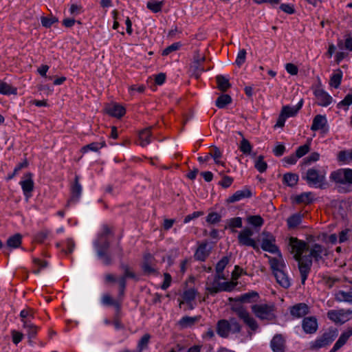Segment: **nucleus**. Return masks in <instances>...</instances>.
Segmentation results:
<instances>
[{
    "label": "nucleus",
    "mask_w": 352,
    "mask_h": 352,
    "mask_svg": "<svg viewBox=\"0 0 352 352\" xmlns=\"http://www.w3.org/2000/svg\"><path fill=\"white\" fill-rule=\"evenodd\" d=\"M23 327L26 329L28 335L30 338H33L37 333L38 327L34 325L31 321H24Z\"/></svg>",
    "instance_id": "4c0bfd02"
},
{
    "label": "nucleus",
    "mask_w": 352,
    "mask_h": 352,
    "mask_svg": "<svg viewBox=\"0 0 352 352\" xmlns=\"http://www.w3.org/2000/svg\"><path fill=\"white\" fill-rule=\"evenodd\" d=\"M217 82L218 85V88L221 91H226L230 87V84L228 81V79L223 76H217Z\"/></svg>",
    "instance_id": "79ce46f5"
},
{
    "label": "nucleus",
    "mask_w": 352,
    "mask_h": 352,
    "mask_svg": "<svg viewBox=\"0 0 352 352\" xmlns=\"http://www.w3.org/2000/svg\"><path fill=\"white\" fill-rule=\"evenodd\" d=\"M247 221L254 227H261L264 223L263 218L259 215H252L247 218Z\"/></svg>",
    "instance_id": "37998d69"
},
{
    "label": "nucleus",
    "mask_w": 352,
    "mask_h": 352,
    "mask_svg": "<svg viewBox=\"0 0 352 352\" xmlns=\"http://www.w3.org/2000/svg\"><path fill=\"white\" fill-rule=\"evenodd\" d=\"M289 245L292 249L291 252L294 255L295 260L298 262L301 283L304 284L312 265V260L307 257V254H304L308 250L306 248V243L296 238L291 237L289 239Z\"/></svg>",
    "instance_id": "f257e3e1"
},
{
    "label": "nucleus",
    "mask_w": 352,
    "mask_h": 352,
    "mask_svg": "<svg viewBox=\"0 0 352 352\" xmlns=\"http://www.w3.org/2000/svg\"><path fill=\"white\" fill-rule=\"evenodd\" d=\"M285 69L291 75H296L298 72L297 66L293 63H287L285 65Z\"/></svg>",
    "instance_id": "338daca9"
},
{
    "label": "nucleus",
    "mask_w": 352,
    "mask_h": 352,
    "mask_svg": "<svg viewBox=\"0 0 352 352\" xmlns=\"http://www.w3.org/2000/svg\"><path fill=\"white\" fill-rule=\"evenodd\" d=\"M151 128L142 130L139 134L140 145L146 146L151 143Z\"/></svg>",
    "instance_id": "7c9ffc66"
},
{
    "label": "nucleus",
    "mask_w": 352,
    "mask_h": 352,
    "mask_svg": "<svg viewBox=\"0 0 352 352\" xmlns=\"http://www.w3.org/2000/svg\"><path fill=\"white\" fill-rule=\"evenodd\" d=\"M335 299L340 302L352 304V291L338 290L335 293Z\"/></svg>",
    "instance_id": "bb28decb"
},
{
    "label": "nucleus",
    "mask_w": 352,
    "mask_h": 352,
    "mask_svg": "<svg viewBox=\"0 0 352 352\" xmlns=\"http://www.w3.org/2000/svg\"><path fill=\"white\" fill-rule=\"evenodd\" d=\"M252 311L261 320H272L275 318L274 304H256L252 306Z\"/></svg>",
    "instance_id": "39448f33"
},
{
    "label": "nucleus",
    "mask_w": 352,
    "mask_h": 352,
    "mask_svg": "<svg viewBox=\"0 0 352 352\" xmlns=\"http://www.w3.org/2000/svg\"><path fill=\"white\" fill-rule=\"evenodd\" d=\"M162 1H148L146 3V7L153 12L157 13L162 10Z\"/></svg>",
    "instance_id": "a18cd8bd"
},
{
    "label": "nucleus",
    "mask_w": 352,
    "mask_h": 352,
    "mask_svg": "<svg viewBox=\"0 0 352 352\" xmlns=\"http://www.w3.org/2000/svg\"><path fill=\"white\" fill-rule=\"evenodd\" d=\"M22 236L20 234H15L9 237L7 240V247L10 248H16L21 244Z\"/></svg>",
    "instance_id": "c9c22d12"
},
{
    "label": "nucleus",
    "mask_w": 352,
    "mask_h": 352,
    "mask_svg": "<svg viewBox=\"0 0 352 352\" xmlns=\"http://www.w3.org/2000/svg\"><path fill=\"white\" fill-rule=\"evenodd\" d=\"M276 254H277L276 257H271L265 254V256L269 259L270 267L274 274L277 272V271H281L286 268L285 261L280 251Z\"/></svg>",
    "instance_id": "2eb2a0df"
},
{
    "label": "nucleus",
    "mask_w": 352,
    "mask_h": 352,
    "mask_svg": "<svg viewBox=\"0 0 352 352\" xmlns=\"http://www.w3.org/2000/svg\"><path fill=\"white\" fill-rule=\"evenodd\" d=\"M254 234L253 230L248 227H245L239 232L238 242L240 245H245L252 247L254 249H258V245L252 236Z\"/></svg>",
    "instance_id": "1a4fd4ad"
},
{
    "label": "nucleus",
    "mask_w": 352,
    "mask_h": 352,
    "mask_svg": "<svg viewBox=\"0 0 352 352\" xmlns=\"http://www.w3.org/2000/svg\"><path fill=\"white\" fill-rule=\"evenodd\" d=\"M0 94L3 95L16 94V89L10 84L0 80Z\"/></svg>",
    "instance_id": "e433bc0d"
},
{
    "label": "nucleus",
    "mask_w": 352,
    "mask_h": 352,
    "mask_svg": "<svg viewBox=\"0 0 352 352\" xmlns=\"http://www.w3.org/2000/svg\"><path fill=\"white\" fill-rule=\"evenodd\" d=\"M309 151V144H305L302 146H299L296 151V155L298 158L302 157Z\"/></svg>",
    "instance_id": "052dcab7"
},
{
    "label": "nucleus",
    "mask_w": 352,
    "mask_h": 352,
    "mask_svg": "<svg viewBox=\"0 0 352 352\" xmlns=\"http://www.w3.org/2000/svg\"><path fill=\"white\" fill-rule=\"evenodd\" d=\"M330 180L338 188H344L352 184V169L339 168L331 173Z\"/></svg>",
    "instance_id": "20e7f679"
},
{
    "label": "nucleus",
    "mask_w": 352,
    "mask_h": 352,
    "mask_svg": "<svg viewBox=\"0 0 352 352\" xmlns=\"http://www.w3.org/2000/svg\"><path fill=\"white\" fill-rule=\"evenodd\" d=\"M225 279L223 274H217L214 276H209L206 284V289L210 294L218 293L221 291H230L233 285L228 282H220V280Z\"/></svg>",
    "instance_id": "7ed1b4c3"
},
{
    "label": "nucleus",
    "mask_w": 352,
    "mask_h": 352,
    "mask_svg": "<svg viewBox=\"0 0 352 352\" xmlns=\"http://www.w3.org/2000/svg\"><path fill=\"white\" fill-rule=\"evenodd\" d=\"M205 60L204 57H201L198 58L194 63L193 67L195 68V71L194 72V74L197 78H198L202 72H204V69L201 67V63L204 62Z\"/></svg>",
    "instance_id": "4d7b16f0"
},
{
    "label": "nucleus",
    "mask_w": 352,
    "mask_h": 352,
    "mask_svg": "<svg viewBox=\"0 0 352 352\" xmlns=\"http://www.w3.org/2000/svg\"><path fill=\"white\" fill-rule=\"evenodd\" d=\"M277 283L283 288H288L291 285V281L285 273V270L277 271L274 274Z\"/></svg>",
    "instance_id": "393cba45"
},
{
    "label": "nucleus",
    "mask_w": 352,
    "mask_h": 352,
    "mask_svg": "<svg viewBox=\"0 0 352 352\" xmlns=\"http://www.w3.org/2000/svg\"><path fill=\"white\" fill-rule=\"evenodd\" d=\"M34 264L36 266H38V269H36V270L35 269L33 270V272L36 274H38L42 269L46 267V266H47L46 261H41L39 259H34Z\"/></svg>",
    "instance_id": "69168bd1"
},
{
    "label": "nucleus",
    "mask_w": 352,
    "mask_h": 352,
    "mask_svg": "<svg viewBox=\"0 0 352 352\" xmlns=\"http://www.w3.org/2000/svg\"><path fill=\"white\" fill-rule=\"evenodd\" d=\"M232 309L252 331H254L258 329L256 321L243 306L239 304H234L232 305Z\"/></svg>",
    "instance_id": "0eeeda50"
},
{
    "label": "nucleus",
    "mask_w": 352,
    "mask_h": 352,
    "mask_svg": "<svg viewBox=\"0 0 352 352\" xmlns=\"http://www.w3.org/2000/svg\"><path fill=\"white\" fill-rule=\"evenodd\" d=\"M58 19L56 17L51 18H45L43 17L41 19L42 25L45 28H50L52 24L57 22Z\"/></svg>",
    "instance_id": "0e129e2a"
},
{
    "label": "nucleus",
    "mask_w": 352,
    "mask_h": 352,
    "mask_svg": "<svg viewBox=\"0 0 352 352\" xmlns=\"http://www.w3.org/2000/svg\"><path fill=\"white\" fill-rule=\"evenodd\" d=\"M302 327L306 333H314L318 329V322L315 317H306L303 319Z\"/></svg>",
    "instance_id": "dca6fc26"
},
{
    "label": "nucleus",
    "mask_w": 352,
    "mask_h": 352,
    "mask_svg": "<svg viewBox=\"0 0 352 352\" xmlns=\"http://www.w3.org/2000/svg\"><path fill=\"white\" fill-rule=\"evenodd\" d=\"M303 216V214L297 212L287 218V224L289 229H294L298 226L302 222Z\"/></svg>",
    "instance_id": "cd10ccee"
},
{
    "label": "nucleus",
    "mask_w": 352,
    "mask_h": 352,
    "mask_svg": "<svg viewBox=\"0 0 352 352\" xmlns=\"http://www.w3.org/2000/svg\"><path fill=\"white\" fill-rule=\"evenodd\" d=\"M104 145V143L92 142L82 147V151L83 153H86L89 151H98L100 148L103 147Z\"/></svg>",
    "instance_id": "de8ad7c7"
},
{
    "label": "nucleus",
    "mask_w": 352,
    "mask_h": 352,
    "mask_svg": "<svg viewBox=\"0 0 352 352\" xmlns=\"http://www.w3.org/2000/svg\"><path fill=\"white\" fill-rule=\"evenodd\" d=\"M94 245L96 249L98 258L104 265H109L111 262V256L106 253L109 247V243L106 239H97L94 243Z\"/></svg>",
    "instance_id": "6e6552de"
},
{
    "label": "nucleus",
    "mask_w": 352,
    "mask_h": 352,
    "mask_svg": "<svg viewBox=\"0 0 352 352\" xmlns=\"http://www.w3.org/2000/svg\"><path fill=\"white\" fill-rule=\"evenodd\" d=\"M232 101L231 97L229 95L224 94L220 96L217 101H216V105L219 108H224L227 104H230Z\"/></svg>",
    "instance_id": "c03bdc74"
},
{
    "label": "nucleus",
    "mask_w": 352,
    "mask_h": 352,
    "mask_svg": "<svg viewBox=\"0 0 352 352\" xmlns=\"http://www.w3.org/2000/svg\"><path fill=\"white\" fill-rule=\"evenodd\" d=\"M242 227V219L241 217L231 218L227 220L226 228L232 229V232H235L234 230L236 228Z\"/></svg>",
    "instance_id": "a19ab883"
},
{
    "label": "nucleus",
    "mask_w": 352,
    "mask_h": 352,
    "mask_svg": "<svg viewBox=\"0 0 352 352\" xmlns=\"http://www.w3.org/2000/svg\"><path fill=\"white\" fill-rule=\"evenodd\" d=\"M246 51L244 49L240 50L237 54L235 63L238 67H241L245 61Z\"/></svg>",
    "instance_id": "6e6d98bb"
},
{
    "label": "nucleus",
    "mask_w": 352,
    "mask_h": 352,
    "mask_svg": "<svg viewBox=\"0 0 352 352\" xmlns=\"http://www.w3.org/2000/svg\"><path fill=\"white\" fill-rule=\"evenodd\" d=\"M239 148L244 154H250L252 151V146L250 142L245 138L241 140Z\"/></svg>",
    "instance_id": "5fc2aeb1"
},
{
    "label": "nucleus",
    "mask_w": 352,
    "mask_h": 352,
    "mask_svg": "<svg viewBox=\"0 0 352 352\" xmlns=\"http://www.w3.org/2000/svg\"><path fill=\"white\" fill-rule=\"evenodd\" d=\"M200 316H184L180 319L179 324L183 328L190 327L198 322Z\"/></svg>",
    "instance_id": "f704fd0d"
},
{
    "label": "nucleus",
    "mask_w": 352,
    "mask_h": 352,
    "mask_svg": "<svg viewBox=\"0 0 352 352\" xmlns=\"http://www.w3.org/2000/svg\"><path fill=\"white\" fill-rule=\"evenodd\" d=\"M179 47H180V44L179 43H174L171 44L170 45L168 46L167 47H166L163 50L162 55L167 56V55L170 54V53H172L173 52H175L177 50H179Z\"/></svg>",
    "instance_id": "bf43d9fd"
},
{
    "label": "nucleus",
    "mask_w": 352,
    "mask_h": 352,
    "mask_svg": "<svg viewBox=\"0 0 352 352\" xmlns=\"http://www.w3.org/2000/svg\"><path fill=\"white\" fill-rule=\"evenodd\" d=\"M153 257L151 254H147L144 257L142 270L146 274H151L155 272L153 264Z\"/></svg>",
    "instance_id": "5701e85b"
},
{
    "label": "nucleus",
    "mask_w": 352,
    "mask_h": 352,
    "mask_svg": "<svg viewBox=\"0 0 352 352\" xmlns=\"http://www.w3.org/2000/svg\"><path fill=\"white\" fill-rule=\"evenodd\" d=\"M251 196H252L251 191L248 188H245L243 189L236 191L232 195L230 196L227 199V202L228 203L237 202L243 199L249 198Z\"/></svg>",
    "instance_id": "aec40b11"
},
{
    "label": "nucleus",
    "mask_w": 352,
    "mask_h": 352,
    "mask_svg": "<svg viewBox=\"0 0 352 352\" xmlns=\"http://www.w3.org/2000/svg\"><path fill=\"white\" fill-rule=\"evenodd\" d=\"M106 111L108 114L116 118H120L125 113V109L118 103H111L106 107Z\"/></svg>",
    "instance_id": "6ab92c4d"
},
{
    "label": "nucleus",
    "mask_w": 352,
    "mask_h": 352,
    "mask_svg": "<svg viewBox=\"0 0 352 352\" xmlns=\"http://www.w3.org/2000/svg\"><path fill=\"white\" fill-rule=\"evenodd\" d=\"M255 168L260 172L263 173L267 169V165L263 160V157L260 155L255 161Z\"/></svg>",
    "instance_id": "603ef678"
},
{
    "label": "nucleus",
    "mask_w": 352,
    "mask_h": 352,
    "mask_svg": "<svg viewBox=\"0 0 352 352\" xmlns=\"http://www.w3.org/2000/svg\"><path fill=\"white\" fill-rule=\"evenodd\" d=\"M302 101L300 100L297 106L295 107H289V106H285L283 107V109L281 111V114L284 116L286 118L293 117L294 116L298 110L302 107Z\"/></svg>",
    "instance_id": "c756f323"
},
{
    "label": "nucleus",
    "mask_w": 352,
    "mask_h": 352,
    "mask_svg": "<svg viewBox=\"0 0 352 352\" xmlns=\"http://www.w3.org/2000/svg\"><path fill=\"white\" fill-rule=\"evenodd\" d=\"M229 262V258L227 256H223L216 265V272L218 274H223V271Z\"/></svg>",
    "instance_id": "8fccbe9b"
},
{
    "label": "nucleus",
    "mask_w": 352,
    "mask_h": 352,
    "mask_svg": "<svg viewBox=\"0 0 352 352\" xmlns=\"http://www.w3.org/2000/svg\"><path fill=\"white\" fill-rule=\"evenodd\" d=\"M229 322L226 320H221L217 323V332L219 336L223 338H226L229 336Z\"/></svg>",
    "instance_id": "c85d7f7f"
},
{
    "label": "nucleus",
    "mask_w": 352,
    "mask_h": 352,
    "mask_svg": "<svg viewBox=\"0 0 352 352\" xmlns=\"http://www.w3.org/2000/svg\"><path fill=\"white\" fill-rule=\"evenodd\" d=\"M21 186L25 198L28 199L32 197V192L34 188V183L32 179V174L30 173H26L23 179L19 182Z\"/></svg>",
    "instance_id": "4468645a"
},
{
    "label": "nucleus",
    "mask_w": 352,
    "mask_h": 352,
    "mask_svg": "<svg viewBox=\"0 0 352 352\" xmlns=\"http://www.w3.org/2000/svg\"><path fill=\"white\" fill-rule=\"evenodd\" d=\"M82 192V186L78 182V177H75V183L72 188V198L70 201H77Z\"/></svg>",
    "instance_id": "72a5a7b5"
},
{
    "label": "nucleus",
    "mask_w": 352,
    "mask_h": 352,
    "mask_svg": "<svg viewBox=\"0 0 352 352\" xmlns=\"http://www.w3.org/2000/svg\"><path fill=\"white\" fill-rule=\"evenodd\" d=\"M314 94L319 106L327 107L333 102V98L320 87L315 88Z\"/></svg>",
    "instance_id": "ddd939ff"
},
{
    "label": "nucleus",
    "mask_w": 352,
    "mask_h": 352,
    "mask_svg": "<svg viewBox=\"0 0 352 352\" xmlns=\"http://www.w3.org/2000/svg\"><path fill=\"white\" fill-rule=\"evenodd\" d=\"M261 248L270 253L276 254L279 252L275 244V237L268 232H263L261 234Z\"/></svg>",
    "instance_id": "9b49d317"
},
{
    "label": "nucleus",
    "mask_w": 352,
    "mask_h": 352,
    "mask_svg": "<svg viewBox=\"0 0 352 352\" xmlns=\"http://www.w3.org/2000/svg\"><path fill=\"white\" fill-rule=\"evenodd\" d=\"M12 342L15 344H18L23 338V334L19 331H17L16 330L12 331Z\"/></svg>",
    "instance_id": "e2e57ef3"
},
{
    "label": "nucleus",
    "mask_w": 352,
    "mask_h": 352,
    "mask_svg": "<svg viewBox=\"0 0 352 352\" xmlns=\"http://www.w3.org/2000/svg\"><path fill=\"white\" fill-rule=\"evenodd\" d=\"M352 311L350 309L330 310L327 313V317L335 323L343 324L351 318Z\"/></svg>",
    "instance_id": "9d476101"
},
{
    "label": "nucleus",
    "mask_w": 352,
    "mask_h": 352,
    "mask_svg": "<svg viewBox=\"0 0 352 352\" xmlns=\"http://www.w3.org/2000/svg\"><path fill=\"white\" fill-rule=\"evenodd\" d=\"M101 303L104 306H113L116 311L118 312L120 309V300H114L109 294H104L101 297Z\"/></svg>",
    "instance_id": "a878e982"
},
{
    "label": "nucleus",
    "mask_w": 352,
    "mask_h": 352,
    "mask_svg": "<svg viewBox=\"0 0 352 352\" xmlns=\"http://www.w3.org/2000/svg\"><path fill=\"white\" fill-rule=\"evenodd\" d=\"M306 248L308 250L307 252H305L304 254H307V256L310 258L311 260L313 258L316 261H318L323 256L327 255V250L319 244L316 243L309 246L306 243Z\"/></svg>",
    "instance_id": "f8f14e48"
},
{
    "label": "nucleus",
    "mask_w": 352,
    "mask_h": 352,
    "mask_svg": "<svg viewBox=\"0 0 352 352\" xmlns=\"http://www.w3.org/2000/svg\"><path fill=\"white\" fill-rule=\"evenodd\" d=\"M352 104V94H347L345 98L338 103V107H341L342 106H346L349 107Z\"/></svg>",
    "instance_id": "774afa93"
},
{
    "label": "nucleus",
    "mask_w": 352,
    "mask_h": 352,
    "mask_svg": "<svg viewBox=\"0 0 352 352\" xmlns=\"http://www.w3.org/2000/svg\"><path fill=\"white\" fill-rule=\"evenodd\" d=\"M327 124V120L325 116L323 115H317L314 117L313 120V123L311 126V129L312 131H318L322 130Z\"/></svg>",
    "instance_id": "b1692460"
},
{
    "label": "nucleus",
    "mask_w": 352,
    "mask_h": 352,
    "mask_svg": "<svg viewBox=\"0 0 352 352\" xmlns=\"http://www.w3.org/2000/svg\"><path fill=\"white\" fill-rule=\"evenodd\" d=\"M327 166H314L309 168L302 178L307 184L314 188L324 189L327 186Z\"/></svg>",
    "instance_id": "f03ea898"
},
{
    "label": "nucleus",
    "mask_w": 352,
    "mask_h": 352,
    "mask_svg": "<svg viewBox=\"0 0 352 352\" xmlns=\"http://www.w3.org/2000/svg\"><path fill=\"white\" fill-rule=\"evenodd\" d=\"M270 346L273 352H285V341L281 335H276L271 341Z\"/></svg>",
    "instance_id": "412c9836"
},
{
    "label": "nucleus",
    "mask_w": 352,
    "mask_h": 352,
    "mask_svg": "<svg viewBox=\"0 0 352 352\" xmlns=\"http://www.w3.org/2000/svg\"><path fill=\"white\" fill-rule=\"evenodd\" d=\"M338 160L340 162L348 164L352 162V149L349 151H342L338 153Z\"/></svg>",
    "instance_id": "58836bf2"
},
{
    "label": "nucleus",
    "mask_w": 352,
    "mask_h": 352,
    "mask_svg": "<svg viewBox=\"0 0 352 352\" xmlns=\"http://www.w3.org/2000/svg\"><path fill=\"white\" fill-rule=\"evenodd\" d=\"M221 216L217 212H210L206 217V221L208 223L214 224L219 222Z\"/></svg>",
    "instance_id": "13d9d810"
},
{
    "label": "nucleus",
    "mask_w": 352,
    "mask_h": 352,
    "mask_svg": "<svg viewBox=\"0 0 352 352\" xmlns=\"http://www.w3.org/2000/svg\"><path fill=\"white\" fill-rule=\"evenodd\" d=\"M342 78V72L340 69H338L333 72L331 75L329 80L330 86L334 88H338Z\"/></svg>",
    "instance_id": "473e14b6"
},
{
    "label": "nucleus",
    "mask_w": 352,
    "mask_h": 352,
    "mask_svg": "<svg viewBox=\"0 0 352 352\" xmlns=\"http://www.w3.org/2000/svg\"><path fill=\"white\" fill-rule=\"evenodd\" d=\"M21 322L24 324V321H31L34 319V314L31 309H23L20 313Z\"/></svg>",
    "instance_id": "864d4df0"
},
{
    "label": "nucleus",
    "mask_w": 352,
    "mask_h": 352,
    "mask_svg": "<svg viewBox=\"0 0 352 352\" xmlns=\"http://www.w3.org/2000/svg\"><path fill=\"white\" fill-rule=\"evenodd\" d=\"M337 335V330L329 329L320 336H318L314 341L311 342L309 343L310 349L318 350L329 346L335 340Z\"/></svg>",
    "instance_id": "423d86ee"
},
{
    "label": "nucleus",
    "mask_w": 352,
    "mask_h": 352,
    "mask_svg": "<svg viewBox=\"0 0 352 352\" xmlns=\"http://www.w3.org/2000/svg\"><path fill=\"white\" fill-rule=\"evenodd\" d=\"M210 248L208 247V244L207 243H201L197 249L195 253V258L204 261L208 256L210 254Z\"/></svg>",
    "instance_id": "4be33fe9"
},
{
    "label": "nucleus",
    "mask_w": 352,
    "mask_h": 352,
    "mask_svg": "<svg viewBox=\"0 0 352 352\" xmlns=\"http://www.w3.org/2000/svg\"><path fill=\"white\" fill-rule=\"evenodd\" d=\"M197 292L194 289H190L184 292L183 294L184 301L187 303H191L195 298Z\"/></svg>",
    "instance_id": "09e8293b"
},
{
    "label": "nucleus",
    "mask_w": 352,
    "mask_h": 352,
    "mask_svg": "<svg viewBox=\"0 0 352 352\" xmlns=\"http://www.w3.org/2000/svg\"><path fill=\"white\" fill-rule=\"evenodd\" d=\"M228 322L230 333H236L241 331V326L235 318H230Z\"/></svg>",
    "instance_id": "49530a36"
},
{
    "label": "nucleus",
    "mask_w": 352,
    "mask_h": 352,
    "mask_svg": "<svg viewBox=\"0 0 352 352\" xmlns=\"http://www.w3.org/2000/svg\"><path fill=\"white\" fill-rule=\"evenodd\" d=\"M309 313V307L305 303H298L290 308V314L294 318H302Z\"/></svg>",
    "instance_id": "a211bd4d"
},
{
    "label": "nucleus",
    "mask_w": 352,
    "mask_h": 352,
    "mask_svg": "<svg viewBox=\"0 0 352 352\" xmlns=\"http://www.w3.org/2000/svg\"><path fill=\"white\" fill-rule=\"evenodd\" d=\"M314 199V195L311 192H305L294 197V200L298 204H309Z\"/></svg>",
    "instance_id": "2f4dec72"
},
{
    "label": "nucleus",
    "mask_w": 352,
    "mask_h": 352,
    "mask_svg": "<svg viewBox=\"0 0 352 352\" xmlns=\"http://www.w3.org/2000/svg\"><path fill=\"white\" fill-rule=\"evenodd\" d=\"M283 181L289 186L292 187L297 184L298 181V176L294 173H286L283 176Z\"/></svg>",
    "instance_id": "ea45409f"
},
{
    "label": "nucleus",
    "mask_w": 352,
    "mask_h": 352,
    "mask_svg": "<svg viewBox=\"0 0 352 352\" xmlns=\"http://www.w3.org/2000/svg\"><path fill=\"white\" fill-rule=\"evenodd\" d=\"M352 336V327H349L344 331H343L338 340L335 343L333 348L331 349L330 352H336L338 349H340L342 346H344L349 338Z\"/></svg>",
    "instance_id": "f3484780"
},
{
    "label": "nucleus",
    "mask_w": 352,
    "mask_h": 352,
    "mask_svg": "<svg viewBox=\"0 0 352 352\" xmlns=\"http://www.w3.org/2000/svg\"><path fill=\"white\" fill-rule=\"evenodd\" d=\"M27 166L28 163L26 162H23L18 164L14 168L13 173L8 175L7 179L10 180L14 178V177L23 168L26 167Z\"/></svg>",
    "instance_id": "680f3d73"
},
{
    "label": "nucleus",
    "mask_w": 352,
    "mask_h": 352,
    "mask_svg": "<svg viewBox=\"0 0 352 352\" xmlns=\"http://www.w3.org/2000/svg\"><path fill=\"white\" fill-rule=\"evenodd\" d=\"M257 296H258V294H257L256 292L246 293V294H242L241 296H240L236 300V301L239 302H244V303L250 302H251V299L253 297H256Z\"/></svg>",
    "instance_id": "3c124183"
}]
</instances>
